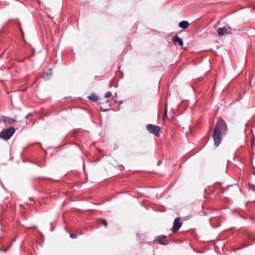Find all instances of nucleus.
<instances>
[{
    "instance_id": "2",
    "label": "nucleus",
    "mask_w": 255,
    "mask_h": 255,
    "mask_svg": "<svg viewBox=\"0 0 255 255\" xmlns=\"http://www.w3.org/2000/svg\"><path fill=\"white\" fill-rule=\"evenodd\" d=\"M215 128H218V131L223 133H226L228 130V127L226 123L222 119H220L218 122Z\"/></svg>"
},
{
    "instance_id": "3",
    "label": "nucleus",
    "mask_w": 255,
    "mask_h": 255,
    "mask_svg": "<svg viewBox=\"0 0 255 255\" xmlns=\"http://www.w3.org/2000/svg\"><path fill=\"white\" fill-rule=\"evenodd\" d=\"M146 128L150 133L155 135H158L159 133V131L160 130V128L159 127L152 124L147 125Z\"/></svg>"
},
{
    "instance_id": "10",
    "label": "nucleus",
    "mask_w": 255,
    "mask_h": 255,
    "mask_svg": "<svg viewBox=\"0 0 255 255\" xmlns=\"http://www.w3.org/2000/svg\"><path fill=\"white\" fill-rule=\"evenodd\" d=\"M179 25L181 28L185 29V28H187L189 26V23L187 21L183 20L179 23Z\"/></svg>"
},
{
    "instance_id": "18",
    "label": "nucleus",
    "mask_w": 255,
    "mask_h": 255,
    "mask_svg": "<svg viewBox=\"0 0 255 255\" xmlns=\"http://www.w3.org/2000/svg\"><path fill=\"white\" fill-rule=\"evenodd\" d=\"M254 145H252V146H251V149H252V150H254Z\"/></svg>"
},
{
    "instance_id": "12",
    "label": "nucleus",
    "mask_w": 255,
    "mask_h": 255,
    "mask_svg": "<svg viewBox=\"0 0 255 255\" xmlns=\"http://www.w3.org/2000/svg\"><path fill=\"white\" fill-rule=\"evenodd\" d=\"M167 107L165 106V108L164 109V113L163 115V120H165L167 118Z\"/></svg>"
},
{
    "instance_id": "4",
    "label": "nucleus",
    "mask_w": 255,
    "mask_h": 255,
    "mask_svg": "<svg viewBox=\"0 0 255 255\" xmlns=\"http://www.w3.org/2000/svg\"><path fill=\"white\" fill-rule=\"evenodd\" d=\"M213 138L215 143H220L222 141L221 132L218 131V128H215L213 134Z\"/></svg>"
},
{
    "instance_id": "14",
    "label": "nucleus",
    "mask_w": 255,
    "mask_h": 255,
    "mask_svg": "<svg viewBox=\"0 0 255 255\" xmlns=\"http://www.w3.org/2000/svg\"><path fill=\"white\" fill-rule=\"evenodd\" d=\"M49 75L48 73H43L42 75V78L45 80H47L48 79Z\"/></svg>"
},
{
    "instance_id": "5",
    "label": "nucleus",
    "mask_w": 255,
    "mask_h": 255,
    "mask_svg": "<svg viewBox=\"0 0 255 255\" xmlns=\"http://www.w3.org/2000/svg\"><path fill=\"white\" fill-rule=\"evenodd\" d=\"M180 219L176 218L173 223V232L177 231L181 227V224L180 222Z\"/></svg>"
},
{
    "instance_id": "7",
    "label": "nucleus",
    "mask_w": 255,
    "mask_h": 255,
    "mask_svg": "<svg viewBox=\"0 0 255 255\" xmlns=\"http://www.w3.org/2000/svg\"><path fill=\"white\" fill-rule=\"evenodd\" d=\"M15 122V120L13 118L9 117H3V119H0V122H7L9 124H12Z\"/></svg>"
},
{
    "instance_id": "19",
    "label": "nucleus",
    "mask_w": 255,
    "mask_h": 255,
    "mask_svg": "<svg viewBox=\"0 0 255 255\" xmlns=\"http://www.w3.org/2000/svg\"><path fill=\"white\" fill-rule=\"evenodd\" d=\"M255 171H253V173L255 175V167L254 168Z\"/></svg>"
},
{
    "instance_id": "13",
    "label": "nucleus",
    "mask_w": 255,
    "mask_h": 255,
    "mask_svg": "<svg viewBox=\"0 0 255 255\" xmlns=\"http://www.w3.org/2000/svg\"><path fill=\"white\" fill-rule=\"evenodd\" d=\"M249 186L250 189L255 191V185L252 184H250L249 185Z\"/></svg>"
},
{
    "instance_id": "6",
    "label": "nucleus",
    "mask_w": 255,
    "mask_h": 255,
    "mask_svg": "<svg viewBox=\"0 0 255 255\" xmlns=\"http://www.w3.org/2000/svg\"><path fill=\"white\" fill-rule=\"evenodd\" d=\"M230 32H229L228 30L225 27L220 28L218 30V35L220 36H223L225 34H228Z\"/></svg>"
},
{
    "instance_id": "15",
    "label": "nucleus",
    "mask_w": 255,
    "mask_h": 255,
    "mask_svg": "<svg viewBox=\"0 0 255 255\" xmlns=\"http://www.w3.org/2000/svg\"><path fill=\"white\" fill-rule=\"evenodd\" d=\"M112 96V93L109 91L105 94V97L107 98H110Z\"/></svg>"
},
{
    "instance_id": "17",
    "label": "nucleus",
    "mask_w": 255,
    "mask_h": 255,
    "mask_svg": "<svg viewBox=\"0 0 255 255\" xmlns=\"http://www.w3.org/2000/svg\"><path fill=\"white\" fill-rule=\"evenodd\" d=\"M70 237L73 239H75L77 238V235L76 234H71Z\"/></svg>"
},
{
    "instance_id": "11",
    "label": "nucleus",
    "mask_w": 255,
    "mask_h": 255,
    "mask_svg": "<svg viewBox=\"0 0 255 255\" xmlns=\"http://www.w3.org/2000/svg\"><path fill=\"white\" fill-rule=\"evenodd\" d=\"M89 98L91 100L93 101H95L98 100V97L96 95H92Z\"/></svg>"
},
{
    "instance_id": "16",
    "label": "nucleus",
    "mask_w": 255,
    "mask_h": 255,
    "mask_svg": "<svg viewBox=\"0 0 255 255\" xmlns=\"http://www.w3.org/2000/svg\"><path fill=\"white\" fill-rule=\"evenodd\" d=\"M101 221H102V223L106 227L108 225V223L106 220L102 219Z\"/></svg>"
},
{
    "instance_id": "9",
    "label": "nucleus",
    "mask_w": 255,
    "mask_h": 255,
    "mask_svg": "<svg viewBox=\"0 0 255 255\" xmlns=\"http://www.w3.org/2000/svg\"><path fill=\"white\" fill-rule=\"evenodd\" d=\"M172 39L175 43H178L179 44V45H180L181 46L183 44L182 39L177 36H175L173 37Z\"/></svg>"
},
{
    "instance_id": "8",
    "label": "nucleus",
    "mask_w": 255,
    "mask_h": 255,
    "mask_svg": "<svg viewBox=\"0 0 255 255\" xmlns=\"http://www.w3.org/2000/svg\"><path fill=\"white\" fill-rule=\"evenodd\" d=\"M154 242H159L160 244L161 245H166L167 244V242H166L165 240V237H158V238L155 239L154 240Z\"/></svg>"
},
{
    "instance_id": "1",
    "label": "nucleus",
    "mask_w": 255,
    "mask_h": 255,
    "mask_svg": "<svg viewBox=\"0 0 255 255\" xmlns=\"http://www.w3.org/2000/svg\"><path fill=\"white\" fill-rule=\"evenodd\" d=\"M15 129L13 128L2 130L0 133V137L5 140L9 139L14 133Z\"/></svg>"
}]
</instances>
